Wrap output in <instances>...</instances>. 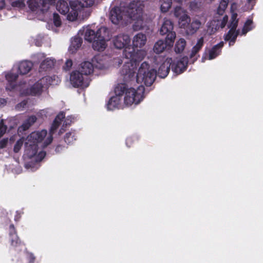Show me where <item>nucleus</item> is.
Listing matches in <instances>:
<instances>
[{
  "label": "nucleus",
  "mask_w": 263,
  "mask_h": 263,
  "mask_svg": "<svg viewBox=\"0 0 263 263\" xmlns=\"http://www.w3.org/2000/svg\"><path fill=\"white\" fill-rule=\"evenodd\" d=\"M63 112H60L56 117L50 128V133L48 135L47 130H42L31 133L25 140L21 138L16 141L14 147L13 152L18 153L21 150L23 144L25 146V157L32 159V161L36 162L33 164L30 162L26 164V167L31 171L36 170L40 166L39 162L45 156V152L40 147L47 146L52 141V134L56 130L62 120L65 118Z\"/></svg>",
  "instance_id": "f257e3e1"
},
{
  "label": "nucleus",
  "mask_w": 263,
  "mask_h": 263,
  "mask_svg": "<svg viewBox=\"0 0 263 263\" xmlns=\"http://www.w3.org/2000/svg\"><path fill=\"white\" fill-rule=\"evenodd\" d=\"M136 67L132 71L130 77L124 76L126 81H136L139 85L143 84L146 86H151L154 82L156 77V71L154 68L146 62H143L140 66L138 71L135 75Z\"/></svg>",
  "instance_id": "f03ea898"
},
{
  "label": "nucleus",
  "mask_w": 263,
  "mask_h": 263,
  "mask_svg": "<svg viewBox=\"0 0 263 263\" xmlns=\"http://www.w3.org/2000/svg\"><path fill=\"white\" fill-rule=\"evenodd\" d=\"M60 81L61 80L58 76H47L42 78L35 83L30 82L28 85L25 84L21 90V94L25 96H39L42 93L44 87L49 85H57Z\"/></svg>",
  "instance_id": "7ed1b4c3"
},
{
  "label": "nucleus",
  "mask_w": 263,
  "mask_h": 263,
  "mask_svg": "<svg viewBox=\"0 0 263 263\" xmlns=\"http://www.w3.org/2000/svg\"><path fill=\"white\" fill-rule=\"evenodd\" d=\"M118 87H121L124 103L127 106L137 105L144 99L145 89L143 85H137L134 87L120 85Z\"/></svg>",
  "instance_id": "20e7f679"
},
{
  "label": "nucleus",
  "mask_w": 263,
  "mask_h": 263,
  "mask_svg": "<svg viewBox=\"0 0 263 263\" xmlns=\"http://www.w3.org/2000/svg\"><path fill=\"white\" fill-rule=\"evenodd\" d=\"M146 55V52L144 50H138L136 52L133 48V50L127 51L126 49L125 51V58L129 61L125 62L121 73L123 75H125L128 77H130L132 71L136 67V62L142 60Z\"/></svg>",
  "instance_id": "39448f33"
},
{
  "label": "nucleus",
  "mask_w": 263,
  "mask_h": 263,
  "mask_svg": "<svg viewBox=\"0 0 263 263\" xmlns=\"http://www.w3.org/2000/svg\"><path fill=\"white\" fill-rule=\"evenodd\" d=\"M228 20V16L225 15L222 18L214 19L209 22L207 24V29L203 31L202 36L197 40L195 46L201 49L203 45L204 40L206 39L208 36L215 33L219 28H223L226 26Z\"/></svg>",
  "instance_id": "423d86ee"
},
{
  "label": "nucleus",
  "mask_w": 263,
  "mask_h": 263,
  "mask_svg": "<svg viewBox=\"0 0 263 263\" xmlns=\"http://www.w3.org/2000/svg\"><path fill=\"white\" fill-rule=\"evenodd\" d=\"M95 0H73L69 1L70 11L67 18L70 21L77 20L79 14L84 8H89L93 6Z\"/></svg>",
  "instance_id": "0eeeda50"
},
{
  "label": "nucleus",
  "mask_w": 263,
  "mask_h": 263,
  "mask_svg": "<svg viewBox=\"0 0 263 263\" xmlns=\"http://www.w3.org/2000/svg\"><path fill=\"white\" fill-rule=\"evenodd\" d=\"M237 8V5L236 3H233L231 7V11L232 13L231 21L228 27L230 29L228 33L225 36V40L229 41V46L233 45L236 37L237 36L238 32H235V29L237 26L238 20L237 19V14L234 12V11Z\"/></svg>",
  "instance_id": "6e6552de"
},
{
  "label": "nucleus",
  "mask_w": 263,
  "mask_h": 263,
  "mask_svg": "<svg viewBox=\"0 0 263 263\" xmlns=\"http://www.w3.org/2000/svg\"><path fill=\"white\" fill-rule=\"evenodd\" d=\"M90 81L89 77H85L78 70L72 71L70 76V84L74 87L86 88L89 86Z\"/></svg>",
  "instance_id": "1a4fd4ad"
},
{
  "label": "nucleus",
  "mask_w": 263,
  "mask_h": 263,
  "mask_svg": "<svg viewBox=\"0 0 263 263\" xmlns=\"http://www.w3.org/2000/svg\"><path fill=\"white\" fill-rule=\"evenodd\" d=\"M106 27H102L99 28L97 32H95L93 30L90 29L89 26L83 27L82 29H80L79 31V35H84V39L89 42H92L95 40H96L97 37L102 36H105L104 33H105Z\"/></svg>",
  "instance_id": "9d476101"
},
{
  "label": "nucleus",
  "mask_w": 263,
  "mask_h": 263,
  "mask_svg": "<svg viewBox=\"0 0 263 263\" xmlns=\"http://www.w3.org/2000/svg\"><path fill=\"white\" fill-rule=\"evenodd\" d=\"M130 40L129 36L126 34H119L115 36L112 40V42L114 46L117 49L125 48L124 50V55H125V51L126 49L127 51L133 50V48L130 47L128 45L130 43Z\"/></svg>",
  "instance_id": "9b49d317"
},
{
  "label": "nucleus",
  "mask_w": 263,
  "mask_h": 263,
  "mask_svg": "<svg viewBox=\"0 0 263 263\" xmlns=\"http://www.w3.org/2000/svg\"><path fill=\"white\" fill-rule=\"evenodd\" d=\"M115 95L111 97L108 101L106 107L108 110H114L119 108L121 106V102L123 100L121 87L117 86L115 90Z\"/></svg>",
  "instance_id": "f8f14e48"
},
{
  "label": "nucleus",
  "mask_w": 263,
  "mask_h": 263,
  "mask_svg": "<svg viewBox=\"0 0 263 263\" xmlns=\"http://www.w3.org/2000/svg\"><path fill=\"white\" fill-rule=\"evenodd\" d=\"M104 35L98 37L96 40H95L92 43V47L95 50L98 51H104L107 46V42L109 41L111 38V34L109 30L106 27L105 33Z\"/></svg>",
  "instance_id": "ddd939ff"
},
{
  "label": "nucleus",
  "mask_w": 263,
  "mask_h": 263,
  "mask_svg": "<svg viewBox=\"0 0 263 263\" xmlns=\"http://www.w3.org/2000/svg\"><path fill=\"white\" fill-rule=\"evenodd\" d=\"M174 15L178 18V23L181 28H186L189 26L190 18L182 8L176 7L174 9Z\"/></svg>",
  "instance_id": "4468645a"
},
{
  "label": "nucleus",
  "mask_w": 263,
  "mask_h": 263,
  "mask_svg": "<svg viewBox=\"0 0 263 263\" xmlns=\"http://www.w3.org/2000/svg\"><path fill=\"white\" fill-rule=\"evenodd\" d=\"M187 63L188 59L187 57H183L174 62L172 61V70L177 74H180L185 70Z\"/></svg>",
  "instance_id": "2eb2a0df"
},
{
  "label": "nucleus",
  "mask_w": 263,
  "mask_h": 263,
  "mask_svg": "<svg viewBox=\"0 0 263 263\" xmlns=\"http://www.w3.org/2000/svg\"><path fill=\"white\" fill-rule=\"evenodd\" d=\"M223 46V42H221L215 45L208 51L205 52L202 58V62H204L205 60H211L217 57L221 52V49Z\"/></svg>",
  "instance_id": "dca6fc26"
},
{
  "label": "nucleus",
  "mask_w": 263,
  "mask_h": 263,
  "mask_svg": "<svg viewBox=\"0 0 263 263\" xmlns=\"http://www.w3.org/2000/svg\"><path fill=\"white\" fill-rule=\"evenodd\" d=\"M172 64V59L171 58H167L159 68L158 71V76L162 78L166 77L170 71Z\"/></svg>",
  "instance_id": "f3484780"
},
{
  "label": "nucleus",
  "mask_w": 263,
  "mask_h": 263,
  "mask_svg": "<svg viewBox=\"0 0 263 263\" xmlns=\"http://www.w3.org/2000/svg\"><path fill=\"white\" fill-rule=\"evenodd\" d=\"M78 70L85 77H88L93 72V65L91 62L85 61L81 64Z\"/></svg>",
  "instance_id": "a211bd4d"
},
{
  "label": "nucleus",
  "mask_w": 263,
  "mask_h": 263,
  "mask_svg": "<svg viewBox=\"0 0 263 263\" xmlns=\"http://www.w3.org/2000/svg\"><path fill=\"white\" fill-rule=\"evenodd\" d=\"M17 77L18 75L13 72V70L5 74V78L7 82V84L6 86V89L11 90L14 88L15 86V80Z\"/></svg>",
  "instance_id": "6ab92c4d"
},
{
  "label": "nucleus",
  "mask_w": 263,
  "mask_h": 263,
  "mask_svg": "<svg viewBox=\"0 0 263 263\" xmlns=\"http://www.w3.org/2000/svg\"><path fill=\"white\" fill-rule=\"evenodd\" d=\"M48 3L52 4L55 2L57 0H47ZM28 3L30 7L32 9H34L36 8L40 7L41 6H43V10H46L49 7L48 6L46 7V5L47 4L45 0H28Z\"/></svg>",
  "instance_id": "aec40b11"
},
{
  "label": "nucleus",
  "mask_w": 263,
  "mask_h": 263,
  "mask_svg": "<svg viewBox=\"0 0 263 263\" xmlns=\"http://www.w3.org/2000/svg\"><path fill=\"white\" fill-rule=\"evenodd\" d=\"M93 67L97 68L103 69L107 67L106 57L102 55H96L92 60Z\"/></svg>",
  "instance_id": "412c9836"
},
{
  "label": "nucleus",
  "mask_w": 263,
  "mask_h": 263,
  "mask_svg": "<svg viewBox=\"0 0 263 263\" xmlns=\"http://www.w3.org/2000/svg\"><path fill=\"white\" fill-rule=\"evenodd\" d=\"M147 38L144 34L139 33L135 35L133 39V47L141 48L143 47L146 42Z\"/></svg>",
  "instance_id": "4be33fe9"
},
{
  "label": "nucleus",
  "mask_w": 263,
  "mask_h": 263,
  "mask_svg": "<svg viewBox=\"0 0 263 263\" xmlns=\"http://www.w3.org/2000/svg\"><path fill=\"white\" fill-rule=\"evenodd\" d=\"M33 66L32 63L28 61L21 62L17 66V68L21 74H26L28 73Z\"/></svg>",
  "instance_id": "5701e85b"
},
{
  "label": "nucleus",
  "mask_w": 263,
  "mask_h": 263,
  "mask_svg": "<svg viewBox=\"0 0 263 263\" xmlns=\"http://www.w3.org/2000/svg\"><path fill=\"white\" fill-rule=\"evenodd\" d=\"M82 43V40L79 36H74L71 40L70 45L69 47V51L71 53L76 52L81 47Z\"/></svg>",
  "instance_id": "b1692460"
},
{
  "label": "nucleus",
  "mask_w": 263,
  "mask_h": 263,
  "mask_svg": "<svg viewBox=\"0 0 263 263\" xmlns=\"http://www.w3.org/2000/svg\"><path fill=\"white\" fill-rule=\"evenodd\" d=\"M203 18H194L190 25H189L188 29L192 33L196 32L201 27V25L204 23Z\"/></svg>",
  "instance_id": "393cba45"
},
{
  "label": "nucleus",
  "mask_w": 263,
  "mask_h": 263,
  "mask_svg": "<svg viewBox=\"0 0 263 263\" xmlns=\"http://www.w3.org/2000/svg\"><path fill=\"white\" fill-rule=\"evenodd\" d=\"M173 24L172 21L167 18H164L160 32L162 35L166 34L168 32L173 31Z\"/></svg>",
  "instance_id": "a878e982"
},
{
  "label": "nucleus",
  "mask_w": 263,
  "mask_h": 263,
  "mask_svg": "<svg viewBox=\"0 0 263 263\" xmlns=\"http://www.w3.org/2000/svg\"><path fill=\"white\" fill-rule=\"evenodd\" d=\"M36 118L35 116H32L27 119L22 125L19 127L20 131H24L28 129L35 121Z\"/></svg>",
  "instance_id": "bb28decb"
},
{
  "label": "nucleus",
  "mask_w": 263,
  "mask_h": 263,
  "mask_svg": "<svg viewBox=\"0 0 263 263\" xmlns=\"http://www.w3.org/2000/svg\"><path fill=\"white\" fill-rule=\"evenodd\" d=\"M57 9L61 14H66L69 12V8L67 2L60 0L57 5Z\"/></svg>",
  "instance_id": "cd10ccee"
},
{
  "label": "nucleus",
  "mask_w": 263,
  "mask_h": 263,
  "mask_svg": "<svg viewBox=\"0 0 263 263\" xmlns=\"http://www.w3.org/2000/svg\"><path fill=\"white\" fill-rule=\"evenodd\" d=\"M166 43H165L163 40H159L155 44L153 47V50L154 52L157 54L161 53L164 51L166 47Z\"/></svg>",
  "instance_id": "c85d7f7f"
},
{
  "label": "nucleus",
  "mask_w": 263,
  "mask_h": 263,
  "mask_svg": "<svg viewBox=\"0 0 263 263\" xmlns=\"http://www.w3.org/2000/svg\"><path fill=\"white\" fill-rule=\"evenodd\" d=\"M55 62V61L54 59L47 58L42 62L40 68L46 70L48 69L52 68L54 66Z\"/></svg>",
  "instance_id": "c756f323"
},
{
  "label": "nucleus",
  "mask_w": 263,
  "mask_h": 263,
  "mask_svg": "<svg viewBox=\"0 0 263 263\" xmlns=\"http://www.w3.org/2000/svg\"><path fill=\"white\" fill-rule=\"evenodd\" d=\"M186 46V41L184 39H179L176 43L175 46V51L176 53L182 52Z\"/></svg>",
  "instance_id": "7c9ffc66"
},
{
  "label": "nucleus",
  "mask_w": 263,
  "mask_h": 263,
  "mask_svg": "<svg viewBox=\"0 0 263 263\" xmlns=\"http://www.w3.org/2000/svg\"><path fill=\"white\" fill-rule=\"evenodd\" d=\"M253 22L251 20H248L245 23L244 26L241 30V32L240 33L238 30L236 31V29H234L235 32H238L237 35L240 33L241 35L246 34L248 31L251 30L253 28Z\"/></svg>",
  "instance_id": "2f4dec72"
},
{
  "label": "nucleus",
  "mask_w": 263,
  "mask_h": 263,
  "mask_svg": "<svg viewBox=\"0 0 263 263\" xmlns=\"http://www.w3.org/2000/svg\"><path fill=\"white\" fill-rule=\"evenodd\" d=\"M160 10L162 12H166L172 5V0H160Z\"/></svg>",
  "instance_id": "473e14b6"
},
{
  "label": "nucleus",
  "mask_w": 263,
  "mask_h": 263,
  "mask_svg": "<svg viewBox=\"0 0 263 263\" xmlns=\"http://www.w3.org/2000/svg\"><path fill=\"white\" fill-rule=\"evenodd\" d=\"M231 0H221L220 2L219 5L217 8V12L219 15H222L225 12L227 8L229 2Z\"/></svg>",
  "instance_id": "72a5a7b5"
},
{
  "label": "nucleus",
  "mask_w": 263,
  "mask_h": 263,
  "mask_svg": "<svg viewBox=\"0 0 263 263\" xmlns=\"http://www.w3.org/2000/svg\"><path fill=\"white\" fill-rule=\"evenodd\" d=\"M167 36L166 37V45L168 46H172L174 40L176 37V33L174 31H171L168 32L167 34Z\"/></svg>",
  "instance_id": "f704fd0d"
},
{
  "label": "nucleus",
  "mask_w": 263,
  "mask_h": 263,
  "mask_svg": "<svg viewBox=\"0 0 263 263\" xmlns=\"http://www.w3.org/2000/svg\"><path fill=\"white\" fill-rule=\"evenodd\" d=\"M10 228L11 230L10 236L11 244L12 246H15L18 243L19 240L17 236L15 234V233L14 232V233H13V231H14L13 226H11Z\"/></svg>",
  "instance_id": "c9c22d12"
},
{
  "label": "nucleus",
  "mask_w": 263,
  "mask_h": 263,
  "mask_svg": "<svg viewBox=\"0 0 263 263\" xmlns=\"http://www.w3.org/2000/svg\"><path fill=\"white\" fill-rule=\"evenodd\" d=\"M65 141L68 144L72 143L76 139L74 138V133L73 132L67 133L65 137Z\"/></svg>",
  "instance_id": "e433bc0d"
},
{
  "label": "nucleus",
  "mask_w": 263,
  "mask_h": 263,
  "mask_svg": "<svg viewBox=\"0 0 263 263\" xmlns=\"http://www.w3.org/2000/svg\"><path fill=\"white\" fill-rule=\"evenodd\" d=\"M53 23L55 26L59 27L61 24V21L59 15L57 13L53 14Z\"/></svg>",
  "instance_id": "4c0bfd02"
},
{
  "label": "nucleus",
  "mask_w": 263,
  "mask_h": 263,
  "mask_svg": "<svg viewBox=\"0 0 263 263\" xmlns=\"http://www.w3.org/2000/svg\"><path fill=\"white\" fill-rule=\"evenodd\" d=\"M74 120V117L72 116H68L65 119L63 126L67 125H69L71 122H72Z\"/></svg>",
  "instance_id": "58836bf2"
},
{
  "label": "nucleus",
  "mask_w": 263,
  "mask_h": 263,
  "mask_svg": "<svg viewBox=\"0 0 263 263\" xmlns=\"http://www.w3.org/2000/svg\"><path fill=\"white\" fill-rule=\"evenodd\" d=\"M7 129V127L4 124L3 121L0 122V138L3 136Z\"/></svg>",
  "instance_id": "ea45409f"
},
{
  "label": "nucleus",
  "mask_w": 263,
  "mask_h": 263,
  "mask_svg": "<svg viewBox=\"0 0 263 263\" xmlns=\"http://www.w3.org/2000/svg\"><path fill=\"white\" fill-rule=\"evenodd\" d=\"M26 104L27 102L26 101H24L16 105V109L18 111L22 110L25 108Z\"/></svg>",
  "instance_id": "a19ab883"
},
{
  "label": "nucleus",
  "mask_w": 263,
  "mask_h": 263,
  "mask_svg": "<svg viewBox=\"0 0 263 263\" xmlns=\"http://www.w3.org/2000/svg\"><path fill=\"white\" fill-rule=\"evenodd\" d=\"M200 49L198 48L197 46H196L195 45L192 48V51H191V58H194V57L196 56V54L198 52V51L200 50Z\"/></svg>",
  "instance_id": "79ce46f5"
},
{
  "label": "nucleus",
  "mask_w": 263,
  "mask_h": 263,
  "mask_svg": "<svg viewBox=\"0 0 263 263\" xmlns=\"http://www.w3.org/2000/svg\"><path fill=\"white\" fill-rule=\"evenodd\" d=\"M72 62L71 60H68L66 61L65 64V66L64 67V68L66 70H69L71 67L72 66Z\"/></svg>",
  "instance_id": "37998d69"
},
{
  "label": "nucleus",
  "mask_w": 263,
  "mask_h": 263,
  "mask_svg": "<svg viewBox=\"0 0 263 263\" xmlns=\"http://www.w3.org/2000/svg\"><path fill=\"white\" fill-rule=\"evenodd\" d=\"M8 143V139L7 138L3 139L0 141V148H3L6 146Z\"/></svg>",
  "instance_id": "c03bdc74"
},
{
  "label": "nucleus",
  "mask_w": 263,
  "mask_h": 263,
  "mask_svg": "<svg viewBox=\"0 0 263 263\" xmlns=\"http://www.w3.org/2000/svg\"><path fill=\"white\" fill-rule=\"evenodd\" d=\"M253 0H248V6L245 9V10H251L254 6V3L252 2Z\"/></svg>",
  "instance_id": "a18cd8bd"
},
{
  "label": "nucleus",
  "mask_w": 263,
  "mask_h": 263,
  "mask_svg": "<svg viewBox=\"0 0 263 263\" xmlns=\"http://www.w3.org/2000/svg\"><path fill=\"white\" fill-rule=\"evenodd\" d=\"M5 6V3L3 0H0V9L3 8Z\"/></svg>",
  "instance_id": "49530a36"
},
{
  "label": "nucleus",
  "mask_w": 263,
  "mask_h": 263,
  "mask_svg": "<svg viewBox=\"0 0 263 263\" xmlns=\"http://www.w3.org/2000/svg\"><path fill=\"white\" fill-rule=\"evenodd\" d=\"M196 5V3H192L190 5V7L191 8V9H195V5Z\"/></svg>",
  "instance_id": "de8ad7c7"
},
{
  "label": "nucleus",
  "mask_w": 263,
  "mask_h": 263,
  "mask_svg": "<svg viewBox=\"0 0 263 263\" xmlns=\"http://www.w3.org/2000/svg\"><path fill=\"white\" fill-rule=\"evenodd\" d=\"M0 102L2 104H5L6 103V100L5 99H0Z\"/></svg>",
  "instance_id": "09e8293b"
},
{
  "label": "nucleus",
  "mask_w": 263,
  "mask_h": 263,
  "mask_svg": "<svg viewBox=\"0 0 263 263\" xmlns=\"http://www.w3.org/2000/svg\"><path fill=\"white\" fill-rule=\"evenodd\" d=\"M184 0H174L175 2H176L178 3H182Z\"/></svg>",
  "instance_id": "8fccbe9b"
},
{
  "label": "nucleus",
  "mask_w": 263,
  "mask_h": 263,
  "mask_svg": "<svg viewBox=\"0 0 263 263\" xmlns=\"http://www.w3.org/2000/svg\"><path fill=\"white\" fill-rule=\"evenodd\" d=\"M117 60H118V65L122 64V61L121 59H118Z\"/></svg>",
  "instance_id": "3c124183"
},
{
  "label": "nucleus",
  "mask_w": 263,
  "mask_h": 263,
  "mask_svg": "<svg viewBox=\"0 0 263 263\" xmlns=\"http://www.w3.org/2000/svg\"><path fill=\"white\" fill-rule=\"evenodd\" d=\"M64 130V129L63 128L62 129H61L60 130V134H62Z\"/></svg>",
  "instance_id": "603ef678"
}]
</instances>
